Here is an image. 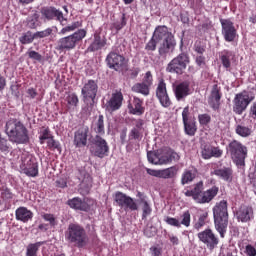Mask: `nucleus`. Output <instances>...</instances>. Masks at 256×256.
<instances>
[{
  "label": "nucleus",
  "mask_w": 256,
  "mask_h": 256,
  "mask_svg": "<svg viewBox=\"0 0 256 256\" xmlns=\"http://www.w3.org/2000/svg\"><path fill=\"white\" fill-rule=\"evenodd\" d=\"M4 133H6L10 143H15V145H26V143H29V130L18 119L13 118L6 121Z\"/></svg>",
  "instance_id": "f257e3e1"
},
{
  "label": "nucleus",
  "mask_w": 256,
  "mask_h": 256,
  "mask_svg": "<svg viewBox=\"0 0 256 256\" xmlns=\"http://www.w3.org/2000/svg\"><path fill=\"white\" fill-rule=\"evenodd\" d=\"M214 225L222 239H225L227 226L229 225V213L227 212V201L222 200L213 208Z\"/></svg>",
  "instance_id": "f03ea898"
},
{
  "label": "nucleus",
  "mask_w": 256,
  "mask_h": 256,
  "mask_svg": "<svg viewBox=\"0 0 256 256\" xmlns=\"http://www.w3.org/2000/svg\"><path fill=\"white\" fill-rule=\"evenodd\" d=\"M65 239L68 243L76 245V247H85L87 241H89L85 228L79 224L73 223L69 224L65 231Z\"/></svg>",
  "instance_id": "7ed1b4c3"
},
{
  "label": "nucleus",
  "mask_w": 256,
  "mask_h": 256,
  "mask_svg": "<svg viewBox=\"0 0 256 256\" xmlns=\"http://www.w3.org/2000/svg\"><path fill=\"white\" fill-rule=\"evenodd\" d=\"M255 100V95L249 91H243L235 95L233 99V111L236 115H243L247 107Z\"/></svg>",
  "instance_id": "20e7f679"
},
{
  "label": "nucleus",
  "mask_w": 256,
  "mask_h": 256,
  "mask_svg": "<svg viewBox=\"0 0 256 256\" xmlns=\"http://www.w3.org/2000/svg\"><path fill=\"white\" fill-rule=\"evenodd\" d=\"M86 36L87 31H85V29H80L69 36L60 38L58 41V48L61 51H71V49H75L77 43L83 41Z\"/></svg>",
  "instance_id": "39448f33"
},
{
  "label": "nucleus",
  "mask_w": 256,
  "mask_h": 256,
  "mask_svg": "<svg viewBox=\"0 0 256 256\" xmlns=\"http://www.w3.org/2000/svg\"><path fill=\"white\" fill-rule=\"evenodd\" d=\"M227 151L236 165H239L240 167L245 165L247 147H245L239 141L234 140L229 143Z\"/></svg>",
  "instance_id": "423d86ee"
},
{
  "label": "nucleus",
  "mask_w": 256,
  "mask_h": 256,
  "mask_svg": "<svg viewBox=\"0 0 256 256\" xmlns=\"http://www.w3.org/2000/svg\"><path fill=\"white\" fill-rule=\"evenodd\" d=\"M20 171L27 177H37L39 175V163L32 155L23 154L20 160Z\"/></svg>",
  "instance_id": "0eeeda50"
},
{
  "label": "nucleus",
  "mask_w": 256,
  "mask_h": 256,
  "mask_svg": "<svg viewBox=\"0 0 256 256\" xmlns=\"http://www.w3.org/2000/svg\"><path fill=\"white\" fill-rule=\"evenodd\" d=\"M189 63V55H187V53L185 52L180 53L178 56H176L169 62L166 71L168 73H176L177 75H183Z\"/></svg>",
  "instance_id": "6e6552de"
},
{
  "label": "nucleus",
  "mask_w": 256,
  "mask_h": 256,
  "mask_svg": "<svg viewBox=\"0 0 256 256\" xmlns=\"http://www.w3.org/2000/svg\"><path fill=\"white\" fill-rule=\"evenodd\" d=\"M115 202L121 209H125V211H137L139 209V205L131 196H127L123 192H116L114 196Z\"/></svg>",
  "instance_id": "1a4fd4ad"
},
{
  "label": "nucleus",
  "mask_w": 256,
  "mask_h": 256,
  "mask_svg": "<svg viewBox=\"0 0 256 256\" xmlns=\"http://www.w3.org/2000/svg\"><path fill=\"white\" fill-rule=\"evenodd\" d=\"M198 239L206 245L207 249L213 251L215 247L219 245V237L213 233V230L207 228L204 231L198 233Z\"/></svg>",
  "instance_id": "9d476101"
},
{
  "label": "nucleus",
  "mask_w": 256,
  "mask_h": 256,
  "mask_svg": "<svg viewBox=\"0 0 256 256\" xmlns=\"http://www.w3.org/2000/svg\"><path fill=\"white\" fill-rule=\"evenodd\" d=\"M97 91H99L97 82L95 80H88L81 90L84 102L87 103V101H91L90 105H93L97 97Z\"/></svg>",
  "instance_id": "9b49d317"
},
{
  "label": "nucleus",
  "mask_w": 256,
  "mask_h": 256,
  "mask_svg": "<svg viewBox=\"0 0 256 256\" xmlns=\"http://www.w3.org/2000/svg\"><path fill=\"white\" fill-rule=\"evenodd\" d=\"M92 153H94L95 157H99L103 159V157H107L109 155V144H107V140L103 139L101 136L96 135L92 141Z\"/></svg>",
  "instance_id": "f8f14e48"
},
{
  "label": "nucleus",
  "mask_w": 256,
  "mask_h": 256,
  "mask_svg": "<svg viewBox=\"0 0 256 256\" xmlns=\"http://www.w3.org/2000/svg\"><path fill=\"white\" fill-rule=\"evenodd\" d=\"M222 27V35L228 43L235 41L237 37V29H235V24L229 19H220Z\"/></svg>",
  "instance_id": "ddd939ff"
},
{
  "label": "nucleus",
  "mask_w": 256,
  "mask_h": 256,
  "mask_svg": "<svg viewBox=\"0 0 256 256\" xmlns=\"http://www.w3.org/2000/svg\"><path fill=\"white\" fill-rule=\"evenodd\" d=\"M41 15L46 21H53V19H56L61 23V25H65L63 24V21H67V19H65V16H63V12L55 7L42 8Z\"/></svg>",
  "instance_id": "4468645a"
},
{
  "label": "nucleus",
  "mask_w": 256,
  "mask_h": 256,
  "mask_svg": "<svg viewBox=\"0 0 256 256\" xmlns=\"http://www.w3.org/2000/svg\"><path fill=\"white\" fill-rule=\"evenodd\" d=\"M136 197L138 205H140L142 210V219L145 220L153 213V208L151 207V200H149V197L145 195L143 192H137Z\"/></svg>",
  "instance_id": "2eb2a0df"
},
{
  "label": "nucleus",
  "mask_w": 256,
  "mask_h": 256,
  "mask_svg": "<svg viewBox=\"0 0 256 256\" xmlns=\"http://www.w3.org/2000/svg\"><path fill=\"white\" fill-rule=\"evenodd\" d=\"M107 65L110 69L114 71H121L125 65V57L121 54L110 52L106 58Z\"/></svg>",
  "instance_id": "dca6fc26"
},
{
  "label": "nucleus",
  "mask_w": 256,
  "mask_h": 256,
  "mask_svg": "<svg viewBox=\"0 0 256 256\" xmlns=\"http://www.w3.org/2000/svg\"><path fill=\"white\" fill-rule=\"evenodd\" d=\"M90 135L89 126L80 127L74 134V145L77 147L87 146V139Z\"/></svg>",
  "instance_id": "f3484780"
},
{
  "label": "nucleus",
  "mask_w": 256,
  "mask_h": 256,
  "mask_svg": "<svg viewBox=\"0 0 256 256\" xmlns=\"http://www.w3.org/2000/svg\"><path fill=\"white\" fill-rule=\"evenodd\" d=\"M156 97L160 101V105H162V107H171V99L169 98V94H167V85L165 82L161 81L158 84L156 89Z\"/></svg>",
  "instance_id": "a211bd4d"
},
{
  "label": "nucleus",
  "mask_w": 256,
  "mask_h": 256,
  "mask_svg": "<svg viewBox=\"0 0 256 256\" xmlns=\"http://www.w3.org/2000/svg\"><path fill=\"white\" fill-rule=\"evenodd\" d=\"M222 155L223 150L219 147L212 146L211 144H203L201 147L202 159H211V157L219 159Z\"/></svg>",
  "instance_id": "6ab92c4d"
},
{
  "label": "nucleus",
  "mask_w": 256,
  "mask_h": 256,
  "mask_svg": "<svg viewBox=\"0 0 256 256\" xmlns=\"http://www.w3.org/2000/svg\"><path fill=\"white\" fill-rule=\"evenodd\" d=\"M190 93L191 88L188 81L181 82L174 87V95L177 101H183V99L189 97Z\"/></svg>",
  "instance_id": "aec40b11"
},
{
  "label": "nucleus",
  "mask_w": 256,
  "mask_h": 256,
  "mask_svg": "<svg viewBox=\"0 0 256 256\" xmlns=\"http://www.w3.org/2000/svg\"><path fill=\"white\" fill-rule=\"evenodd\" d=\"M176 45H177V42H175V37L162 41L158 47L159 55L161 57H167V55L175 51Z\"/></svg>",
  "instance_id": "412c9836"
},
{
  "label": "nucleus",
  "mask_w": 256,
  "mask_h": 256,
  "mask_svg": "<svg viewBox=\"0 0 256 256\" xmlns=\"http://www.w3.org/2000/svg\"><path fill=\"white\" fill-rule=\"evenodd\" d=\"M123 105V94L121 92L113 93L109 101L105 104L106 111H117Z\"/></svg>",
  "instance_id": "4be33fe9"
},
{
  "label": "nucleus",
  "mask_w": 256,
  "mask_h": 256,
  "mask_svg": "<svg viewBox=\"0 0 256 256\" xmlns=\"http://www.w3.org/2000/svg\"><path fill=\"white\" fill-rule=\"evenodd\" d=\"M152 37L157 41V43H162L163 41L172 39L174 36L171 32H169L167 26H158L155 29Z\"/></svg>",
  "instance_id": "5701e85b"
},
{
  "label": "nucleus",
  "mask_w": 256,
  "mask_h": 256,
  "mask_svg": "<svg viewBox=\"0 0 256 256\" xmlns=\"http://www.w3.org/2000/svg\"><path fill=\"white\" fill-rule=\"evenodd\" d=\"M213 174L218 177V179L226 181V183H231V181H233V168L231 167H222L215 169Z\"/></svg>",
  "instance_id": "b1692460"
},
{
  "label": "nucleus",
  "mask_w": 256,
  "mask_h": 256,
  "mask_svg": "<svg viewBox=\"0 0 256 256\" xmlns=\"http://www.w3.org/2000/svg\"><path fill=\"white\" fill-rule=\"evenodd\" d=\"M221 93L219 92V87L217 85H214L210 94V97L208 99V104L214 111H217L219 109V105H221Z\"/></svg>",
  "instance_id": "393cba45"
},
{
  "label": "nucleus",
  "mask_w": 256,
  "mask_h": 256,
  "mask_svg": "<svg viewBox=\"0 0 256 256\" xmlns=\"http://www.w3.org/2000/svg\"><path fill=\"white\" fill-rule=\"evenodd\" d=\"M68 205L69 207H71V209H75L76 211H89V209H91V206L88 205L87 201L79 198V197H75L72 198L70 200H68Z\"/></svg>",
  "instance_id": "a878e982"
},
{
  "label": "nucleus",
  "mask_w": 256,
  "mask_h": 256,
  "mask_svg": "<svg viewBox=\"0 0 256 256\" xmlns=\"http://www.w3.org/2000/svg\"><path fill=\"white\" fill-rule=\"evenodd\" d=\"M15 216L17 221H22V223H29L33 219V212L26 207H19L15 211Z\"/></svg>",
  "instance_id": "bb28decb"
},
{
  "label": "nucleus",
  "mask_w": 256,
  "mask_h": 256,
  "mask_svg": "<svg viewBox=\"0 0 256 256\" xmlns=\"http://www.w3.org/2000/svg\"><path fill=\"white\" fill-rule=\"evenodd\" d=\"M184 195L185 197H192L196 203H199V199L203 195V183L198 182L192 190H186Z\"/></svg>",
  "instance_id": "cd10ccee"
},
{
  "label": "nucleus",
  "mask_w": 256,
  "mask_h": 256,
  "mask_svg": "<svg viewBox=\"0 0 256 256\" xmlns=\"http://www.w3.org/2000/svg\"><path fill=\"white\" fill-rule=\"evenodd\" d=\"M128 109L132 115H143L145 113V108L143 107V100L138 97H134L131 104H129Z\"/></svg>",
  "instance_id": "c85d7f7f"
},
{
  "label": "nucleus",
  "mask_w": 256,
  "mask_h": 256,
  "mask_svg": "<svg viewBox=\"0 0 256 256\" xmlns=\"http://www.w3.org/2000/svg\"><path fill=\"white\" fill-rule=\"evenodd\" d=\"M253 217V208L249 206H241L240 209L237 211V218L242 223H247V221H251Z\"/></svg>",
  "instance_id": "c756f323"
},
{
  "label": "nucleus",
  "mask_w": 256,
  "mask_h": 256,
  "mask_svg": "<svg viewBox=\"0 0 256 256\" xmlns=\"http://www.w3.org/2000/svg\"><path fill=\"white\" fill-rule=\"evenodd\" d=\"M159 165H167L172 161H179V154L173 151L165 152L163 155L159 156Z\"/></svg>",
  "instance_id": "7c9ffc66"
},
{
  "label": "nucleus",
  "mask_w": 256,
  "mask_h": 256,
  "mask_svg": "<svg viewBox=\"0 0 256 256\" xmlns=\"http://www.w3.org/2000/svg\"><path fill=\"white\" fill-rule=\"evenodd\" d=\"M217 193H219V188L217 187H212L207 191L202 192V195L198 200V203H209L212 199H214L217 196Z\"/></svg>",
  "instance_id": "2f4dec72"
},
{
  "label": "nucleus",
  "mask_w": 256,
  "mask_h": 256,
  "mask_svg": "<svg viewBox=\"0 0 256 256\" xmlns=\"http://www.w3.org/2000/svg\"><path fill=\"white\" fill-rule=\"evenodd\" d=\"M105 118L103 115H99L98 118L93 122L92 127L98 135H105Z\"/></svg>",
  "instance_id": "473e14b6"
},
{
  "label": "nucleus",
  "mask_w": 256,
  "mask_h": 256,
  "mask_svg": "<svg viewBox=\"0 0 256 256\" xmlns=\"http://www.w3.org/2000/svg\"><path fill=\"white\" fill-rule=\"evenodd\" d=\"M197 177V170L191 169V170H185L181 177V183L182 185H187L189 183H192V181Z\"/></svg>",
  "instance_id": "72a5a7b5"
},
{
  "label": "nucleus",
  "mask_w": 256,
  "mask_h": 256,
  "mask_svg": "<svg viewBox=\"0 0 256 256\" xmlns=\"http://www.w3.org/2000/svg\"><path fill=\"white\" fill-rule=\"evenodd\" d=\"M176 176L177 167L175 166L160 170V179H173Z\"/></svg>",
  "instance_id": "f704fd0d"
},
{
  "label": "nucleus",
  "mask_w": 256,
  "mask_h": 256,
  "mask_svg": "<svg viewBox=\"0 0 256 256\" xmlns=\"http://www.w3.org/2000/svg\"><path fill=\"white\" fill-rule=\"evenodd\" d=\"M183 125L186 135H189L190 137L195 136V133H197V122H195V120L184 122Z\"/></svg>",
  "instance_id": "c9c22d12"
},
{
  "label": "nucleus",
  "mask_w": 256,
  "mask_h": 256,
  "mask_svg": "<svg viewBox=\"0 0 256 256\" xmlns=\"http://www.w3.org/2000/svg\"><path fill=\"white\" fill-rule=\"evenodd\" d=\"M150 87L147 84L142 83H136L132 87V91L134 93H140L141 95H144V97H147L150 93Z\"/></svg>",
  "instance_id": "e433bc0d"
},
{
  "label": "nucleus",
  "mask_w": 256,
  "mask_h": 256,
  "mask_svg": "<svg viewBox=\"0 0 256 256\" xmlns=\"http://www.w3.org/2000/svg\"><path fill=\"white\" fill-rule=\"evenodd\" d=\"M234 55L233 52L229 51V50H224L221 53V61H222V65L223 67H225V69H229V67H231V59H233Z\"/></svg>",
  "instance_id": "4c0bfd02"
},
{
  "label": "nucleus",
  "mask_w": 256,
  "mask_h": 256,
  "mask_svg": "<svg viewBox=\"0 0 256 256\" xmlns=\"http://www.w3.org/2000/svg\"><path fill=\"white\" fill-rule=\"evenodd\" d=\"M105 39L101 38L99 35L94 36V41L90 45L89 49L92 51H99V49H103L105 47Z\"/></svg>",
  "instance_id": "58836bf2"
},
{
  "label": "nucleus",
  "mask_w": 256,
  "mask_h": 256,
  "mask_svg": "<svg viewBox=\"0 0 256 256\" xmlns=\"http://www.w3.org/2000/svg\"><path fill=\"white\" fill-rule=\"evenodd\" d=\"M35 39V34H33L31 31L23 33L22 36L19 37V41L22 45H29L35 41Z\"/></svg>",
  "instance_id": "ea45409f"
},
{
  "label": "nucleus",
  "mask_w": 256,
  "mask_h": 256,
  "mask_svg": "<svg viewBox=\"0 0 256 256\" xmlns=\"http://www.w3.org/2000/svg\"><path fill=\"white\" fill-rule=\"evenodd\" d=\"M43 245V242H36L34 244H29L26 248V256H37L39 247Z\"/></svg>",
  "instance_id": "a19ab883"
},
{
  "label": "nucleus",
  "mask_w": 256,
  "mask_h": 256,
  "mask_svg": "<svg viewBox=\"0 0 256 256\" xmlns=\"http://www.w3.org/2000/svg\"><path fill=\"white\" fill-rule=\"evenodd\" d=\"M27 27L29 29H37L39 27V14L34 13L27 18Z\"/></svg>",
  "instance_id": "79ce46f5"
},
{
  "label": "nucleus",
  "mask_w": 256,
  "mask_h": 256,
  "mask_svg": "<svg viewBox=\"0 0 256 256\" xmlns=\"http://www.w3.org/2000/svg\"><path fill=\"white\" fill-rule=\"evenodd\" d=\"M79 27H81V22H73L72 24L62 28L59 32V35H67V33H72V31H75V29H79Z\"/></svg>",
  "instance_id": "37998d69"
},
{
  "label": "nucleus",
  "mask_w": 256,
  "mask_h": 256,
  "mask_svg": "<svg viewBox=\"0 0 256 256\" xmlns=\"http://www.w3.org/2000/svg\"><path fill=\"white\" fill-rule=\"evenodd\" d=\"M180 227L183 225L184 227H191V213L189 211H185L180 216Z\"/></svg>",
  "instance_id": "c03bdc74"
},
{
  "label": "nucleus",
  "mask_w": 256,
  "mask_h": 256,
  "mask_svg": "<svg viewBox=\"0 0 256 256\" xmlns=\"http://www.w3.org/2000/svg\"><path fill=\"white\" fill-rule=\"evenodd\" d=\"M207 217H209L207 212H203L199 216L198 221L194 224V229H196V231H200L203 227H205V221Z\"/></svg>",
  "instance_id": "a18cd8bd"
},
{
  "label": "nucleus",
  "mask_w": 256,
  "mask_h": 256,
  "mask_svg": "<svg viewBox=\"0 0 256 256\" xmlns=\"http://www.w3.org/2000/svg\"><path fill=\"white\" fill-rule=\"evenodd\" d=\"M236 133H237V135H240V137H249V135H251L252 131H251V128H249L247 126L237 125Z\"/></svg>",
  "instance_id": "49530a36"
},
{
  "label": "nucleus",
  "mask_w": 256,
  "mask_h": 256,
  "mask_svg": "<svg viewBox=\"0 0 256 256\" xmlns=\"http://www.w3.org/2000/svg\"><path fill=\"white\" fill-rule=\"evenodd\" d=\"M53 34V28H46L45 30L34 33L36 39H45Z\"/></svg>",
  "instance_id": "de8ad7c7"
},
{
  "label": "nucleus",
  "mask_w": 256,
  "mask_h": 256,
  "mask_svg": "<svg viewBox=\"0 0 256 256\" xmlns=\"http://www.w3.org/2000/svg\"><path fill=\"white\" fill-rule=\"evenodd\" d=\"M41 217L44 219V221H47L51 227L57 226V218H55L53 214L43 213Z\"/></svg>",
  "instance_id": "09e8293b"
},
{
  "label": "nucleus",
  "mask_w": 256,
  "mask_h": 256,
  "mask_svg": "<svg viewBox=\"0 0 256 256\" xmlns=\"http://www.w3.org/2000/svg\"><path fill=\"white\" fill-rule=\"evenodd\" d=\"M26 55H28L29 59H32L33 61H38V62L43 61V56L41 54H39V52H37L35 50L29 49L26 52Z\"/></svg>",
  "instance_id": "8fccbe9b"
},
{
  "label": "nucleus",
  "mask_w": 256,
  "mask_h": 256,
  "mask_svg": "<svg viewBox=\"0 0 256 256\" xmlns=\"http://www.w3.org/2000/svg\"><path fill=\"white\" fill-rule=\"evenodd\" d=\"M51 132L49 131V128H44L41 131V134L39 136V140L41 145H43V143H45V141H49V139L51 138Z\"/></svg>",
  "instance_id": "3c124183"
},
{
  "label": "nucleus",
  "mask_w": 256,
  "mask_h": 256,
  "mask_svg": "<svg viewBox=\"0 0 256 256\" xmlns=\"http://www.w3.org/2000/svg\"><path fill=\"white\" fill-rule=\"evenodd\" d=\"M164 221L165 223H167V225H170L171 227H177L178 229L181 228V223H179V219L177 218L167 216Z\"/></svg>",
  "instance_id": "603ef678"
},
{
  "label": "nucleus",
  "mask_w": 256,
  "mask_h": 256,
  "mask_svg": "<svg viewBox=\"0 0 256 256\" xmlns=\"http://www.w3.org/2000/svg\"><path fill=\"white\" fill-rule=\"evenodd\" d=\"M66 101H67L69 107H77V104L79 103V98L75 94H70L66 98Z\"/></svg>",
  "instance_id": "864d4df0"
},
{
  "label": "nucleus",
  "mask_w": 256,
  "mask_h": 256,
  "mask_svg": "<svg viewBox=\"0 0 256 256\" xmlns=\"http://www.w3.org/2000/svg\"><path fill=\"white\" fill-rule=\"evenodd\" d=\"M133 139L135 141H139L141 139V130H137L135 128H133L130 133H129V140L133 141Z\"/></svg>",
  "instance_id": "5fc2aeb1"
},
{
  "label": "nucleus",
  "mask_w": 256,
  "mask_h": 256,
  "mask_svg": "<svg viewBox=\"0 0 256 256\" xmlns=\"http://www.w3.org/2000/svg\"><path fill=\"white\" fill-rule=\"evenodd\" d=\"M147 157H148L149 163H152L153 165H159L160 158L158 154H155L153 152H148Z\"/></svg>",
  "instance_id": "6e6d98bb"
},
{
  "label": "nucleus",
  "mask_w": 256,
  "mask_h": 256,
  "mask_svg": "<svg viewBox=\"0 0 256 256\" xmlns=\"http://www.w3.org/2000/svg\"><path fill=\"white\" fill-rule=\"evenodd\" d=\"M198 121L200 125H209V123H211V116L209 114H200Z\"/></svg>",
  "instance_id": "4d7b16f0"
},
{
  "label": "nucleus",
  "mask_w": 256,
  "mask_h": 256,
  "mask_svg": "<svg viewBox=\"0 0 256 256\" xmlns=\"http://www.w3.org/2000/svg\"><path fill=\"white\" fill-rule=\"evenodd\" d=\"M0 151H9V141L0 134Z\"/></svg>",
  "instance_id": "13d9d810"
},
{
  "label": "nucleus",
  "mask_w": 256,
  "mask_h": 256,
  "mask_svg": "<svg viewBox=\"0 0 256 256\" xmlns=\"http://www.w3.org/2000/svg\"><path fill=\"white\" fill-rule=\"evenodd\" d=\"M157 42L155 38L152 36V38L149 40V42L145 46L146 51H155L157 49Z\"/></svg>",
  "instance_id": "bf43d9fd"
},
{
  "label": "nucleus",
  "mask_w": 256,
  "mask_h": 256,
  "mask_svg": "<svg viewBox=\"0 0 256 256\" xmlns=\"http://www.w3.org/2000/svg\"><path fill=\"white\" fill-rule=\"evenodd\" d=\"M142 83H144L148 87H151V85H153V74H151V71L145 73Z\"/></svg>",
  "instance_id": "052dcab7"
},
{
  "label": "nucleus",
  "mask_w": 256,
  "mask_h": 256,
  "mask_svg": "<svg viewBox=\"0 0 256 256\" xmlns=\"http://www.w3.org/2000/svg\"><path fill=\"white\" fill-rule=\"evenodd\" d=\"M47 145L50 149H58V150L61 149L59 142L53 139V136L50 139H48Z\"/></svg>",
  "instance_id": "680f3d73"
},
{
  "label": "nucleus",
  "mask_w": 256,
  "mask_h": 256,
  "mask_svg": "<svg viewBox=\"0 0 256 256\" xmlns=\"http://www.w3.org/2000/svg\"><path fill=\"white\" fill-rule=\"evenodd\" d=\"M244 253H245V255H247V256H256V249H255V247H253V245L248 244V245L245 247Z\"/></svg>",
  "instance_id": "e2e57ef3"
},
{
  "label": "nucleus",
  "mask_w": 256,
  "mask_h": 256,
  "mask_svg": "<svg viewBox=\"0 0 256 256\" xmlns=\"http://www.w3.org/2000/svg\"><path fill=\"white\" fill-rule=\"evenodd\" d=\"M182 121L183 123H187L189 120V106H186L182 111Z\"/></svg>",
  "instance_id": "0e129e2a"
},
{
  "label": "nucleus",
  "mask_w": 256,
  "mask_h": 256,
  "mask_svg": "<svg viewBox=\"0 0 256 256\" xmlns=\"http://www.w3.org/2000/svg\"><path fill=\"white\" fill-rule=\"evenodd\" d=\"M146 172L148 175H151L152 177H158L160 179L161 177V170H154V169H146Z\"/></svg>",
  "instance_id": "69168bd1"
},
{
  "label": "nucleus",
  "mask_w": 256,
  "mask_h": 256,
  "mask_svg": "<svg viewBox=\"0 0 256 256\" xmlns=\"http://www.w3.org/2000/svg\"><path fill=\"white\" fill-rule=\"evenodd\" d=\"M27 93L30 99H35V97H37V91L33 88H29Z\"/></svg>",
  "instance_id": "338daca9"
},
{
  "label": "nucleus",
  "mask_w": 256,
  "mask_h": 256,
  "mask_svg": "<svg viewBox=\"0 0 256 256\" xmlns=\"http://www.w3.org/2000/svg\"><path fill=\"white\" fill-rule=\"evenodd\" d=\"M150 251H152L153 256H161V248L152 247Z\"/></svg>",
  "instance_id": "774afa93"
}]
</instances>
